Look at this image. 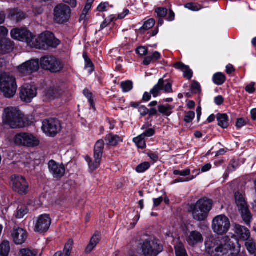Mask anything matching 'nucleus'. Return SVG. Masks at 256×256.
I'll list each match as a JSON object with an SVG mask.
<instances>
[{"instance_id":"1","label":"nucleus","mask_w":256,"mask_h":256,"mask_svg":"<svg viewBox=\"0 0 256 256\" xmlns=\"http://www.w3.org/2000/svg\"><path fill=\"white\" fill-rule=\"evenodd\" d=\"M205 244L207 253L211 256H239L240 254V247L235 248L230 240H223L214 244L206 240Z\"/></svg>"},{"instance_id":"2","label":"nucleus","mask_w":256,"mask_h":256,"mask_svg":"<svg viewBox=\"0 0 256 256\" xmlns=\"http://www.w3.org/2000/svg\"><path fill=\"white\" fill-rule=\"evenodd\" d=\"M3 122L12 128L24 126V115L16 108L8 107L4 110L2 114Z\"/></svg>"},{"instance_id":"3","label":"nucleus","mask_w":256,"mask_h":256,"mask_svg":"<svg viewBox=\"0 0 256 256\" xmlns=\"http://www.w3.org/2000/svg\"><path fill=\"white\" fill-rule=\"evenodd\" d=\"M212 202L208 198L199 200L190 206L193 218L198 221L204 220L212 208Z\"/></svg>"},{"instance_id":"4","label":"nucleus","mask_w":256,"mask_h":256,"mask_svg":"<svg viewBox=\"0 0 256 256\" xmlns=\"http://www.w3.org/2000/svg\"><path fill=\"white\" fill-rule=\"evenodd\" d=\"M0 90L6 98H12L17 90L16 78L9 74H2L0 76Z\"/></svg>"},{"instance_id":"5","label":"nucleus","mask_w":256,"mask_h":256,"mask_svg":"<svg viewBox=\"0 0 256 256\" xmlns=\"http://www.w3.org/2000/svg\"><path fill=\"white\" fill-rule=\"evenodd\" d=\"M34 43H36L38 46L32 48L44 49L46 45L52 48H56L60 44V41L54 37V34L46 32L37 36H35Z\"/></svg>"},{"instance_id":"6","label":"nucleus","mask_w":256,"mask_h":256,"mask_svg":"<svg viewBox=\"0 0 256 256\" xmlns=\"http://www.w3.org/2000/svg\"><path fill=\"white\" fill-rule=\"evenodd\" d=\"M230 222L228 218L224 214L215 216L212 224V228L214 233L218 236L226 234L230 230Z\"/></svg>"},{"instance_id":"7","label":"nucleus","mask_w":256,"mask_h":256,"mask_svg":"<svg viewBox=\"0 0 256 256\" xmlns=\"http://www.w3.org/2000/svg\"><path fill=\"white\" fill-rule=\"evenodd\" d=\"M10 35L13 39L25 42L32 48L38 46L34 43L35 36L26 28H14L10 32Z\"/></svg>"},{"instance_id":"8","label":"nucleus","mask_w":256,"mask_h":256,"mask_svg":"<svg viewBox=\"0 0 256 256\" xmlns=\"http://www.w3.org/2000/svg\"><path fill=\"white\" fill-rule=\"evenodd\" d=\"M104 146L103 140H98L94 148V160H92L88 156L85 157L90 171L93 172L99 167L103 154Z\"/></svg>"},{"instance_id":"9","label":"nucleus","mask_w":256,"mask_h":256,"mask_svg":"<svg viewBox=\"0 0 256 256\" xmlns=\"http://www.w3.org/2000/svg\"><path fill=\"white\" fill-rule=\"evenodd\" d=\"M141 248L144 256H158L163 250V246L155 238L144 240Z\"/></svg>"},{"instance_id":"10","label":"nucleus","mask_w":256,"mask_h":256,"mask_svg":"<svg viewBox=\"0 0 256 256\" xmlns=\"http://www.w3.org/2000/svg\"><path fill=\"white\" fill-rule=\"evenodd\" d=\"M70 7L66 4L56 5L54 10V20L58 24H63L68 22L71 16Z\"/></svg>"},{"instance_id":"11","label":"nucleus","mask_w":256,"mask_h":256,"mask_svg":"<svg viewBox=\"0 0 256 256\" xmlns=\"http://www.w3.org/2000/svg\"><path fill=\"white\" fill-rule=\"evenodd\" d=\"M14 142L17 146L26 147H34L39 145L40 140L31 134L22 132L16 134L14 138Z\"/></svg>"},{"instance_id":"12","label":"nucleus","mask_w":256,"mask_h":256,"mask_svg":"<svg viewBox=\"0 0 256 256\" xmlns=\"http://www.w3.org/2000/svg\"><path fill=\"white\" fill-rule=\"evenodd\" d=\"M40 65L43 69L48 70L52 72H60L64 68L62 62L52 56H45L42 58Z\"/></svg>"},{"instance_id":"13","label":"nucleus","mask_w":256,"mask_h":256,"mask_svg":"<svg viewBox=\"0 0 256 256\" xmlns=\"http://www.w3.org/2000/svg\"><path fill=\"white\" fill-rule=\"evenodd\" d=\"M42 130L48 136L54 137L60 132V122L56 118H49L44 120Z\"/></svg>"},{"instance_id":"14","label":"nucleus","mask_w":256,"mask_h":256,"mask_svg":"<svg viewBox=\"0 0 256 256\" xmlns=\"http://www.w3.org/2000/svg\"><path fill=\"white\" fill-rule=\"evenodd\" d=\"M51 223L49 214H41L34 219V231L40 234L46 232L48 230Z\"/></svg>"},{"instance_id":"15","label":"nucleus","mask_w":256,"mask_h":256,"mask_svg":"<svg viewBox=\"0 0 256 256\" xmlns=\"http://www.w3.org/2000/svg\"><path fill=\"white\" fill-rule=\"evenodd\" d=\"M12 189L21 195H24L28 192L29 185L25 178L22 176L14 175L11 177Z\"/></svg>"},{"instance_id":"16","label":"nucleus","mask_w":256,"mask_h":256,"mask_svg":"<svg viewBox=\"0 0 256 256\" xmlns=\"http://www.w3.org/2000/svg\"><path fill=\"white\" fill-rule=\"evenodd\" d=\"M20 99L26 102H30L37 95L36 88L30 84H24L20 88Z\"/></svg>"},{"instance_id":"17","label":"nucleus","mask_w":256,"mask_h":256,"mask_svg":"<svg viewBox=\"0 0 256 256\" xmlns=\"http://www.w3.org/2000/svg\"><path fill=\"white\" fill-rule=\"evenodd\" d=\"M48 168L52 177L56 180H60L65 174L66 168L62 163H58L52 160L48 162Z\"/></svg>"},{"instance_id":"18","label":"nucleus","mask_w":256,"mask_h":256,"mask_svg":"<svg viewBox=\"0 0 256 256\" xmlns=\"http://www.w3.org/2000/svg\"><path fill=\"white\" fill-rule=\"evenodd\" d=\"M39 68V62L38 60H32L26 62L19 66L18 72L22 76H26L36 72Z\"/></svg>"},{"instance_id":"19","label":"nucleus","mask_w":256,"mask_h":256,"mask_svg":"<svg viewBox=\"0 0 256 256\" xmlns=\"http://www.w3.org/2000/svg\"><path fill=\"white\" fill-rule=\"evenodd\" d=\"M12 237L16 244H22L27 238V233L22 228L15 226L12 232Z\"/></svg>"},{"instance_id":"20","label":"nucleus","mask_w":256,"mask_h":256,"mask_svg":"<svg viewBox=\"0 0 256 256\" xmlns=\"http://www.w3.org/2000/svg\"><path fill=\"white\" fill-rule=\"evenodd\" d=\"M234 230L237 236L244 241L250 238V233L249 230L244 226L234 224Z\"/></svg>"},{"instance_id":"21","label":"nucleus","mask_w":256,"mask_h":256,"mask_svg":"<svg viewBox=\"0 0 256 256\" xmlns=\"http://www.w3.org/2000/svg\"><path fill=\"white\" fill-rule=\"evenodd\" d=\"M186 240L190 246H194L199 243H202L204 240V238L200 232L193 230L188 235Z\"/></svg>"},{"instance_id":"22","label":"nucleus","mask_w":256,"mask_h":256,"mask_svg":"<svg viewBox=\"0 0 256 256\" xmlns=\"http://www.w3.org/2000/svg\"><path fill=\"white\" fill-rule=\"evenodd\" d=\"M174 67L182 70L184 73V76L188 80H190L192 76V71L189 66L180 62H178L174 64Z\"/></svg>"},{"instance_id":"23","label":"nucleus","mask_w":256,"mask_h":256,"mask_svg":"<svg viewBox=\"0 0 256 256\" xmlns=\"http://www.w3.org/2000/svg\"><path fill=\"white\" fill-rule=\"evenodd\" d=\"M238 210L240 212L242 218L244 223L249 225L251 222L252 215L249 210L248 206L238 208Z\"/></svg>"},{"instance_id":"24","label":"nucleus","mask_w":256,"mask_h":256,"mask_svg":"<svg viewBox=\"0 0 256 256\" xmlns=\"http://www.w3.org/2000/svg\"><path fill=\"white\" fill-rule=\"evenodd\" d=\"M106 145L108 146H115L118 142L122 141L120 137L118 135L112 133L107 134L104 138Z\"/></svg>"},{"instance_id":"25","label":"nucleus","mask_w":256,"mask_h":256,"mask_svg":"<svg viewBox=\"0 0 256 256\" xmlns=\"http://www.w3.org/2000/svg\"><path fill=\"white\" fill-rule=\"evenodd\" d=\"M162 58L160 54L157 52H154L152 53H150L144 60L143 64L145 66H148L151 63H154L157 60H160Z\"/></svg>"},{"instance_id":"26","label":"nucleus","mask_w":256,"mask_h":256,"mask_svg":"<svg viewBox=\"0 0 256 256\" xmlns=\"http://www.w3.org/2000/svg\"><path fill=\"white\" fill-rule=\"evenodd\" d=\"M62 94V90L58 88H51L45 92L46 97L48 100H52L59 97Z\"/></svg>"},{"instance_id":"27","label":"nucleus","mask_w":256,"mask_h":256,"mask_svg":"<svg viewBox=\"0 0 256 256\" xmlns=\"http://www.w3.org/2000/svg\"><path fill=\"white\" fill-rule=\"evenodd\" d=\"M216 119L218 122V125L220 127L226 128L229 125L228 117L225 114H218L216 115Z\"/></svg>"},{"instance_id":"28","label":"nucleus","mask_w":256,"mask_h":256,"mask_svg":"<svg viewBox=\"0 0 256 256\" xmlns=\"http://www.w3.org/2000/svg\"><path fill=\"white\" fill-rule=\"evenodd\" d=\"M2 51L4 53H7L11 52L14 48V42L10 40H4L0 42Z\"/></svg>"},{"instance_id":"29","label":"nucleus","mask_w":256,"mask_h":256,"mask_svg":"<svg viewBox=\"0 0 256 256\" xmlns=\"http://www.w3.org/2000/svg\"><path fill=\"white\" fill-rule=\"evenodd\" d=\"M100 236L99 234H95L91 238L90 244L87 246L86 251L87 252H92L99 242Z\"/></svg>"},{"instance_id":"30","label":"nucleus","mask_w":256,"mask_h":256,"mask_svg":"<svg viewBox=\"0 0 256 256\" xmlns=\"http://www.w3.org/2000/svg\"><path fill=\"white\" fill-rule=\"evenodd\" d=\"M174 106L169 104H160L158 106V112L162 114L168 116L172 114V110Z\"/></svg>"},{"instance_id":"31","label":"nucleus","mask_w":256,"mask_h":256,"mask_svg":"<svg viewBox=\"0 0 256 256\" xmlns=\"http://www.w3.org/2000/svg\"><path fill=\"white\" fill-rule=\"evenodd\" d=\"M164 80L162 78L159 80L158 84L150 90V92L154 98H156L159 94L160 92L162 90Z\"/></svg>"},{"instance_id":"32","label":"nucleus","mask_w":256,"mask_h":256,"mask_svg":"<svg viewBox=\"0 0 256 256\" xmlns=\"http://www.w3.org/2000/svg\"><path fill=\"white\" fill-rule=\"evenodd\" d=\"M236 203L238 208L248 206L245 198L242 194L240 192H236L235 194Z\"/></svg>"},{"instance_id":"33","label":"nucleus","mask_w":256,"mask_h":256,"mask_svg":"<svg viewBox=\"0 0 256 256\" xmlns=\"http://www.w3.org/2000/svg\"><path fill=\"white\" fill-rule=\"evenodd\" d=\"M10 251V242L3 241L0 244V256H8Z\"/></svg>"},{"instance_id":"34","label":"nucleus","mask_w":256,"mask_h":256,"mask_svg":"<svg viewBox=\"0 0 256 256\" xmlns=\"http://www.w3.org/2000/svg\"><path fill=\"white\" fill-rule=\"evenodd\" d=\"M225 75L222 72H217L212 76L213 82L216 85H222L226 81Z\"/></svg>"},{"instance_id":"35","label":"nucleus","mask_w":256,"mask_h":256,"mask_svg":"<svg viewBox=\"0 0 256 256\" xmlns=\"http://www.w3.org/2000/svg\"><path fill=\"white\" fill-rule=\"evenodd\" d=\"M245 246L250 254H252L256 252V244L252 238H249L246 240Z\"/></svg>"},{"instance_id":"36","label":"nucleus","mask_w":256,"mask_h":256,"mask_svg":"<svg viewBox=\"0 0 256 256\" xmlns=\"http://www.w3.org/2000/svg\"><path fill=\"white\" fill-rule=\"evenodd\" d=\"M176 256H188L184 244L178 242L174 246Z\"/></svg>"},{"instance_id":"37","label":"nucleus","mask_w":256,"mask_h":256,"mask_svg":"<svg viewBox=\"0 0 256 256\" xmlns=\"http://www.w3.org/2000/svg\"><path fill=\"white\" fill-rule=\"evenodd\" d=\"M12 18L16 20L17 22L20 21L26 18V14L24 12L17 10H14L10 12Z\"/></svg>"},{"instance_id":"38","label":"nucleus","mask_w":256,"mask_h":256,"mask_svg":"<svg viewBox=\"0 0 256 256\" xmlns=\"http://www.w3.org/2000/svg\"><path fill=\"white\" fill-rule=\"evenodd\" d=\"M36 250L30 248L22 249L19 252L20 256H38Z\"/></svg>"},{"instance_id":"39","label":"nucleus","mask_w":256,"mask_h":256,"mask_svg":"<svg viewBox=\"0 0 256 256\" xmlns=\"http://www.w3.org/2000/svg\"><path fill=\"white\" fill-rule=\"evenodd\" d=\"M140 134L134 138V142L138 148H144L146 146L144 138Z\"/></svg>"},{"instance_id":"40","label":"nucleus","mask_w":256,"mask_h":256,"mask_svg":"<svg viewBox=\"0 0 256 256\" xmlns=\"http://www.w3.org/2000/svg\"><path fill=\"white\" fill-rule=\"evenodd\" d=\"M28 212V209L25 206H20L17 208L16 218H21Z\"/></svg>"},{"instance_id":"41","label":"nucleus","mask_w":256,"mask_h":256,"mask_svg":"<svg viewBox=\"0 0 256 256\" xmlns=\"http://www.w3.org/2000/svg\"><path fill=\"white\" fill-rule=\"evenodd\" d=\"M120 86L123 92H127L132 90L133 88V84L132 81L126 80V82H122L120 84Z\"/></svg>"},{"instance_id":"42","label":"nucleus","mask_w":256,"mask_h":256,"mask_svg":"<svg viewBox=\"0 0 256 256\" xmlns=\"http://www.w3.org/2000/svg\"><path fill=\"white\" fill-rule=\"evenodd\" d=\"M184 7L190 10L195 12L198 11L202 8L200 4L195 2L187 3L184 5Z\"/></svg>"},{"instance_id":"43","label":"nucleus","mask_w":256,"mask_h":256,"mask_svg":"<svg viewBox=\"0 0 256 256\" xmlns=\"http://www.w3.org/2000/svg\"><path fill=\"white\" fill-rule=\"evenodd\" d=\"M73 240H69L65 244L64 250V254L63 256H70L72 248Z\"/></svg>"},{"instance_id":"44","label":"nucleus","mask_w":256,"mask_h":256,"mask_svg":"<svg viewBox=\"0 0 256 256\" xmlns=\"http://www.w3.org/2000/svg\"><path fill=\"white\" fill-rule=\"evenodd\" d=\"M150 167V164L148 162H144L138 164L136 168V171L138 173L144 172Z\"/></svg>"},{"instance_id":"45","label":"nucleus","mask_w":256,"mask_h":256,"mask_svg":"<svg viewBox=\"0 0 256 256\" xmlns=\"http://www.w3.org/2000/svg\"><path fill=\"white\" fill-rule=\"evenodd\" d=\"M155 24V20L153 18H150L144 22V24L140 28L142 30H148L152 28Z\"/></svg>"},{"instance_id":"46","label":"nucleus","mask_w":256,"mask_h":256,"mask_svg":"<svg viewBox=\"0 0 256 256\" xmlns=\"http://www.w3.org/2000/svg\"><path fill=\"white\" fill-rule=\"evenodd\" d=\"M192 92L194 94H198L201 92V88L200 84L196 81H193L190 86Z\"/></svg>"},{"instance_id":"47","label":"nucleus","mask_w":256,"mask_h":256,"mask_svg":"<svg viewBox=\"0 0 256 256\" xmlns=\"http://www.w3.org/2000/svg\"><path fill=\"white\" fill-rule=\"evenodd\" d=\"M195 118V112L192 111H189L186 113L184 117V121L186 123L191 122Z\"/></svg>"},{"instance_id":"48","label":"nucleus","mask_w":256,"mask_h":256,"mask_svg":"<svg viewBox=\"0 0 256 256\" xmlns=\"http://www.w3.org/2000/svg\"><path fill=\"white\" fill-rule=\"evenodd\" d=\"M155 12L159 18H164L168 14V10L166 8H158L156 9Z\"/></svg>"},{"instance_id":"49","label":"nucleus","mask_w":256,"mask_h":256,"mask_svg":"<svg viewBox=\"0 0 256 256\" xmlns=\"http://www.w3.org/2000/svg\"><path fill=\"white\" fill-rule=\"evenodd\" d=\"M83 93L84 95L88 98L90 106L92 107V108H94L92 94L88 90H84L83 92Z\"/></svg>"},{"instance_id":"50","label":"nucleus","mask_w":256,"mask_h":256,"mask_svg":"<svg viewBox=\"0 0 256 256\" xmlns=\"http://www.w3.org/2000/svg\"><path fill=\"white\" fill-rule=\"evenodd\" d=\"M190 174V169H186L184 170L180 171L178 170H174V175H180L183 176H189Z\"/></svg>"},{"instance_id":"51","label":"nucleus","mask_w":256,"mask_h":256,"mask_svg":"<svg viewBox=\"0 0 256 256\" xmlns=\"http://www.w3.org/2000/svg\"><path fill=\"white\" fill-rule=\"evenodd\" d=\"M136 52L141 56H144L148 54V50L146 47L141 46L136 48Z\"/></svg>"},{"instance_id":"52","label":"nucleus","mask_w":256,"mask_h":256,"mask_svg":"<svg viewBox=\"0 0 256 256\" xmlns=\"http://www.w3.org/2000/svg\"><path fill=\"white\" fill-rule=\"evenodd\" d=\"M195 176H192L190 178H178L174 180L172 182L171 184H176V183H178V182H189V181L193 180Z\"/></svg>"},{"instance_id":"53","label":"nucleus","mask_w":256,"mask_h":256,"mask_svg":"<svg viewBox=\"0 0 256 256\" xmlns=\"http://www.w3.org/2000/svg\"><path fill=\"white\" fill-rule=\"evenodd\" d=\"M155 133V130L152 128H149L146 129L141 135L145 137H150L152 136Z\"/></svg>"},{"instance_id":"54","label":"nucleus","mask_w":256,"mask_h":256,"mask_svg":"<svg viewBox=\"0 0 256 256\" xmlns=\"http://www.w3.org/2000/svg\"><path fill=\"white\" fill-rule=\"evenodd\" d=\"M175 18V14L170 9L168 10V14L166 16V20L168 22H172Z\"/></svg>"},{"instance_id":"55","label":"nucleus","mask_w":256,"mask_h":256,"mask_svg":"<svg viewBox=\"0 0 256 256\" xmlns=\"http://www.w3.org/2000/svg\"><path fill=\"white\" fill-rule=\"evenodd\" d=\"M162 90H164V92L166 93L172 92V84L170 82H167L166 84H164V82Z\"/></svg>"},{"instance_id":"56","label":"nucleus","mask_w":256,"mask_h":256,"mask_svg":"<svg viewBox=\"0 0 256 256\" xmlns=\"http://www.w3.org/2000/svg\"><path fill=\"white\" fill-rule=\"evenodd\" d=\"M108 5L107 2L101 3L98 6V10L100 12H104L106 11V8Z\"/></svg>"},{"instance_id":"57","label":"nucleus","mask_w":256,"mask_h":256,"mask_svg":"<svg viewBox=\"0 0 256 256\" xmlns=\"http://www.w3.org/2000/svg\"><path fill=\"white\" fill-rule=\"evenodd\" d=\"M138 112L142 116H146L148 112V109L145 106H141L138 108Z\"/></svg>"},{"instance_id":"58","label":"nucleus","mask_w":256,"mask_h":256,"mask_svg":"<svg viewBox=\"0 0 256 256\" xmlns=\"http://www.w3.org/2000/svg\"><path fill=\"white\" fill-rule=\"evenodd\" d=\"M254 83H251L250 84L248 85L246 87V88H245L246 90L250 94L253 93L255 91V88L254 87Z\"/></svg>"},{"instance_id":"59","label":"nucleus","mask_w":256,"mask_h":256,"mask_svg":"<svg viewBox=\"0 0 256 256\" xmlns=\"http://www.w3.org/2000/svg\"><path fill=\"white\" fill-rule=\"evenodd\" d=\"M224 101V99L222 96H218L214 98V102L218 106L222 104Z\"/></svg>"},{"instance_id":"60","label":"nucleus","mask_w":256,"mask_h":256,"mask_svg":"<svg viewBox=\"0 0 256 256\" xmlns=\"http://www.w3.org/2000/svg\"><path fill=\"white\" fill-rule=\"evenodd\" d=\"M246 125V122L243 118H239L236 122V126L240 128Z\"/></svg>"},{"instance_id":"61","label":"nucleus","mask_w":256,"mask_h":256,"mask_svg":"<svg viewBox=\"0 0 256 256\" xmlns=\"http://www.w3.org/2000/svg\"><path fill=\"white\" fill-rule=\"evenodd\" d=\"M64 3L68 4L72 8H75L77 5L76 0H62Z\"/></svg>"},{"instance_id":"62","label":"nucleus","mask_w":256,"mask_h":256,"mask_svg":"<svg viewBox=\"0 0 256 256\" xmlns=\"http://www.w3.org/2000/svg\"><path fill=\"white\" fill-rule=\"evenodd\" d=\"M164 199L162 197H160L157 198H154L153 202H154V207H157L158 206L160 205V204L162 202Z\"/></svg>"},{"instance_id":"63","label":"nucleus","mask_w":256,"mask_h":256,"mask_svg":"<svg viewBox=\"0 0 256 256\" xmlns=\"http://www.w3.org/2000/svg\"><path fill=\"white\" fill-rule=\"evenodd\" d=\"M212 168V165L210 164H204L201 168L202 172H204L208 171Z\"/></svg>"},{"instance_id":"64","label":"nucleus","mask_w":256,"mask_h":256,"mask_svg":"<svg viewBox=\"0 0 256 256\" xmlns=\"http://www.w3.org/2000/svg\"><path fill=\"white\" fill-rule=\"evenodd\" d=\"M151 92H145L143 95L142 100L145 102L149 101L151 98Z\"/></svg>"}]
</instances>
